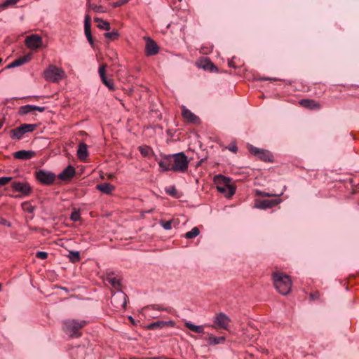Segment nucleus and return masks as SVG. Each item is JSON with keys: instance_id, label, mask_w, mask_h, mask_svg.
<instances>
[{"instance_id": "nucleus-1", "label": "nucleus", "mask_w": 359, "mask_h": 359, "mask_svg": "<svg viewBox=\"0 0 359 359\" xmlns=\"http://www.w3.org/2000/svg\"><path fill=\"white\" fill-rule=\"evenodd\" d=\"M189 161L183 152L167 155L158 161V165L162 171L172 170L184 172L187 170Z\"/></svg>"}, {"instance_id": "nucleus-2", "label": "nucleus", "mask_w": 359, "mask_h": 359, "mask_svg": "<svg viewBox=\"0 0 359 359\" xmlns=\"http://www.w3.org/2000/svg\"><path fill=\"white\" fill-rule=\"evenodd\" d=\"M272 278L274 286L280 294L287 295L290 293L292 281L289 276L282 272H275L272 274Z\"/></svg>"}, {"instance_id": "nucleus-3", "label": "nucleus", "mask_w": 359, "mask_h": 359, "mask_svg": "<svg viewBox=\"0 0 359 359\" xmlns=\"http://www.w3.org/2000/svg\"><path fill=\"white\" fill-rule=\"evenodd\" d=\"M86 324V320L68 319L62 323V328L64 332L70 337H81L79 330Z\"/></svg>"}, {"instance_id": "nucleus-4", "label": "nucleus", "mask_w": 359, "mask_h": 359, "mask_svg": "<svg viewBox=\"0 0 359 359\" xmlns=\"http://www.w3.org/2000/svg\"><path fill=\"white\" fill-rule=\"evenodd\" d=\"M64 77L65 72L55 65H50L44 72V78L49 82H57Z\"/></svg>"}, {"instance_id": "nucleus-5", "label": "nucleus", "mask_w": 359, "mask_h": 359, "mask_svg": "<svg viewBox=\"0 0 359 359\" xmlns=\"http://www.w3.org/2000/svg\"><path fill=\"white\" fill-rule=\"evenodd\" d=\"M218 177L219 182L217 186V190L221 193L225 194L227 197L232 196L235 194V189L229 184V179L224 176H219Z\"/></svg>"}, {"instance_id": "nucleus-6", "label": "nucleus", "mask_w": 359, "mask_h": 359, "mask_svg": "<svg viewBox=\"0 0 359 359\" xmlns=\"http://www.w3.org/2000/svg\"><path fill=\"white\" fill-rule=\"evenodd\" d=\"M248 150L251 154L257 156L262 161L266 162H272L273 161V154L268 150L259 149L252 145L248 147Z\"/></svg>"}, {"instance_id": "nucleus-7", "label": "nucleus", "mask_w": 359, "mask_h": 359, "mask_svg": "<svg viewBox=\"0 0 359 359\" xmlns=\"http://www.w3.org/2000/svg\"><path fill=\"white\" fill-rule=\"evenodd\" d=\"M11 187L14 191L21 194L20 196H18L17 197L27 196L32 191L29 184L25 181H14L12 182Z\"/></svg>"}, {"instance_id": "nucleus-8", "label": "nucleus", "mask_w": 359, "mask_h": 359, "mask_svg": "<svg viewBox=\"0 0 359 359\" xmlns=\"http://www.w3.org/2000/svg\"><path fill=\"white\" fill-rule=\"evenodd\" d=\"M36 177L39 182L45 185L51 184L55 180L54 173L44 170L36 171Z\"/></svg>"}, {"instance_id": "nucleus-9", "label": "nucleus", "mask_w": 359, "mask_h": 359, "mask_svg": "<svg viewBox=\"0 0 359 359\" xmlns=\"http://www.w3.org/2000/svg\"><path fill=\"white\" fill-rule=\"evenodd\" d=\"M126 298L127 295L124 292L118 291L112 295L111 303L116 309H125L127 304Z\"/></svg>"}, {"instance_id": "nucleus-10", "label": "nucleus", "mask_w": 359, "mask_h": 359, "mask_svg": "<svg viewBox=\"0 0 359 359\" xmlns=\"http://www.w3.org/2000/svg\"><path fill=\"white\" fill-rule=\"evenodd\" d=\"M25 45L32 50H36L42 46V38L37 34H31L25 39Z\"/></svg>"}, {"instance_id": "nucleus-11", "label": "nucleus", "mask_w": 359, "mask_h": 359, "mask_svg": "<svg viewBox=\"0 0 359 359\" xmlns=\"http://www.w3.org/2000/svg\"><path fill=\"white\" fill-rule=\"evenodd\" d=\"M230 322L231 319L229 317L224 313H217L214 320V323L217 327L224 330H228Z\"/></svg>"}, {"instance_id": "nucleus-12", "label": "nucleus", "mask_w": 359, "mask_h": 359, "mask_svg": "<svg viewBox=\"0 0 359 359\" xmlns=\"http://www.w3.org/2000/svg\"><path fill=\"white\" fill-rule=\"evenodd\" d=\"M159 48L157 43L150 38H147L146 41L145 52L147 55L151 56L158 53Z\"/></svg>"}, {"instance_id": "nucleus-13", "label": "nucleus", "mask_w": 359, "mask_h": 359, "mask_svg": "<svg viewBox=\"0 0 359 359\" xmlns=\"http://www.w3.org/2000/svg\"><path fill=\"white\" fill-rule=\"evenodd\" d=\"M280 201H281L280 199H273V200L265 199V200H262V201H259L258 203H257L256 207L259 209L265 210V209L271 208L278 205V203H280Z\"/></svg>"}, {"instance_id": "nucleus-14", "label": "nucleus", "mask_w": 359, "mask_h": 359, "mask_svg": "<svg viewBox=\"0 0 359 359\" xmlns=\"http://www.w3.org/2000/svg\"><path fill=\"white\" fill-rule=\"evenodd\" d=\"M36 153L31 150H20L13 154V157L17 159L28 160L35 156Z\"/></svg>"}, {"instance_id": "nucleus-15", "label": "nucleus", "mask_w": 359, "mask_h": 359, "mask_svg": "<svg viewBox=\"0 0 359 359\" xmlns=\"http://www.w3.org/2000/svg\"><path fill=\"white\" fill-rule=\"evenodd\" d=\"M32 59V54H27L13 60L11 63H10L8 66V69L14 68L17 67H20L28 62H29Z\"/></svg>"}, {"instance_id": "nucleus-16", "label": "nucleus", "mask_w": 359, "mask_h": 359, "mask_svg": "<svg viewBox=\"0 0 359 359\" xmlns=\"http://www.w3.org/2000/svg\"><path fill=\"white\" fill-rule=\"evenodd\" d=\"M84 32L85 35L88 41V42L90 43V45H93V39L91 34V29H90V17L89 15H86L85 17L84 20Z\"/></svg>"}, {"instance_id": "nucleus-17", "label": "nucleus", "mask_w": 359, "mask_h": 359, "mask_svg": "<svg viewBox=\"0 0 359 359\" xmlns=\"http://www.w3.org/2000/svg\"><path fill=\"white\" fill-rule=\"evenodd\" d=\"M182 115L187 121L191 123H196L198 117L188 109L185 106L182 107Z\"/></svg>"}, {"instance_id": "nucleus-18", "label": "nucleus", "mask_w": 359, "mask_h": 359, "mask_svg": "<svg viewBox=\"0 0 359 359\" xmlns=\"http://www.w3.org/2000/svg\"><path fill=\"white\" fill-rule=\"evenodd\" d=\"M74 175L75 168L72 165H69L58 175V177L61 180H67L71 179Z\"/></svg>"}, {"instance_id": "nucleus-19", "label": "nucleus", "mask_w": 359, "mask_h": 359, "mask_svg": "<svg viewBox=\"0 0 359 359\" xmlns=\"http://www.w3.org/2000/svg\"><path fill=\"white\" fill-rule=\"evenodd\" d=\"M77 156L82 161L86 160L88 156V146L86 144L83 142L79 144L77 150Z\"/></svg>"}, {"instance_id": "nucleus-20", "label": "nucleus", "mask_w": 359, "mask_h": 359, "mask_svg": "<svg viewBox=\"0 0 359 359\" xmlns=\"http://www.w3.org/2000/svg\"><path fill=\"white\" fill-rule=\"evenodd\" d=\"M299 104L309 109H319L320 108V104L313 100L303 99L299 101Z\"/></svg>"}, {"instance_id": "nucleus-21", "label": "nucleus", "mask_w": 359, "mask_h": 359, "mask_svg": "<svg viewBox=\"0 0 359 359\" xmlns=\"http://www.w3.org/2000/svg\"><path fill=\"white\" fill-rule=\"evenodd\" d=\"M208 341V344L210 346H215L217 344H224L226 341V338L224 337H215L212 334H208V337L206 338Z\"/></svg>"}, {"instance_id": "nucleus-22", "label": "nucleus", "mask_w": 359, "mask_h": 359, "mask_svg": "<svg viewBox=\"0 0 359 359\" xmlns=\"http://www.w3.org/2000/svg\"><path fill=\"white\" fill-rule=\"evenodd\" d=\"M25 134L21 126L10 130L11 138L13 140H20Z\"/></svg>"}, {"instance_id": "nucleus-23", "label": "nucleus", "mask_w": 359, "mask_h": 359, "mask_svg": "<svg viewBox=\"0 0 359 359\" xmlns=\"http://www.w3.org/2000/svg\"><path fill=\"white\" fill-rule=\"evenodd\" d=\"M107 281L111 284V285L115 289H120L121 287V281L120 279L117 278L114 273H109L107 277Z\"/></svg>"}, {"instance_id": "nucleus-24", "label": "nucleus", "mask_w": 359, "mask_h": 359, "mask_svg": "<svg viewBox=\"0 0 359 359\" xmlns=\"http://www.w3.org/2000/svg\"><path fill=\"white\" fill-rule=\"evenodd\" d=\"M96 189L104 194H109L114 189V187L109 183L105 182V183L97 184L96 186Z\"/></svg>"}, {"instance_id": "nucleus-25", "label": "nucleus", "mask_w": 359, "mask_h": 359, "mask_svg": "<svg viewBox=\"0 0 359 359\" xmlns=\"http://www.w3.org/2000/svg\"><path fill=\"white\" fill-rule=\"evenodd\" d=\"M184 325L189 330H190L191 331H192L195 333H203L204 332V326L203 325H196L191 322H186Z\"/></svg>"}, {"instance_id": "nucleus-26", "label": "nucleus", "mask_w": 359, "mask_h": 359, "mask_svg": "<svg viewBox=\"0 0 359 359\" xmlns=\"http://www.w3.org/2000/svg\"><path fill=\"white\" fill-rule=\"evenodd\" d=\"M95 22H98L97 27L100 29L109 31L111 29L110 24L107 21H104L101 18H95Z\"/></svg>"}, {"instance_id": "nucleus-27", "label": "nucleus", "mask_w": 359, "mask_h": 359, "mask_svg": "<svg viewBox=\"0 0 359 359\" xmlns=\"http://www.w3.org/2000/svg\"><path fill=\"white\" fill-rule=\"evenodd\" d=\"M172 321H169V322H167V321H157V322H155V323H152L149 325H147V328L149 330H155V329H157V328H161L168 324H172Z\"/></svg>"}, {"instance_id": "nucleus-28", "label": "nucleus", "mask_w": 359, "mask_h": 359, "mask_svg": "<svg viewBox=\"0 0 359 359\" xmlns=\"http://www.w3.org/2000/svg\"><path fill=\"white\" fill-rule=\"evenodd\" d=\"M34 105L27 104L20 107L19 114L20 115H26L29 113L33 112L34 111Z\"/></svg>"}, {"instance_id": "nucleus-29", "label": "nucleus", "mask_w": 359, "mask_h": 359, "mask_svg": "<svg viewBox=\"0 0 359 359\" xmlns=\"http://www.w3.org/2000/svg\"><path fill=\"white\" fill-rule=\"evenodd\" d=\"M68 257L73 263H76L81 259L80 253L78 251H69Z\"/></svg>"}, {"instance_id": "nucleus-30", "label": "nucleus", "mask_w": 359, "mask_h": 359, "mask_svg": "<svg viewBox=\"0 0 359 359\" xmlns=\"http://www.w3.org/2000/svg\"><path fill=\"white\" fill-rule=\"evenodd\" d=\"M199 233V229L198 227H194L191 231L185 233V238L187 239H191L198 236Z\"/></svg>"}, {"instance_id": "nucleus-31", "label": "nucleus", "mask_w": 359, "mask_h": 359, "mask_svg": "<svg viewBox=\"0 0 359 359\" xmlns=\"http://www.w3.org/2000/svg\"><path fill=\"white\" fill-rule=\"evenodd\" d=\"M203 68L205 70H209L210 72H215L217 70V67L209 60H205L204 61Z\"/></svg>"}, {"instance_id": "nucleus-32", "label": "nucleus", "mask_w": 359, "mask_h": 359, "mask_svg": "<svg viewBox=\"0 0 359 359\" xmlns=\"http://www.w3.org/2000/svg\"><path fill=\"white\" fill-rule=\"evenodd\" d=\"M21 206L25 212L32 213L34 211V207L29 201L23 202Z\"/></svg>"}, {"instance_id": "nucleus-33", "label": "nucleus", "mask_w": 359, "mask_h": 359, "mask_svg": "<svg viewBox=\"0 0 359 359\" xmlns=\"http://www.w3.org/2000/svg\"><path fill=\"white\" fill-rule=\"evenodd\" d=\"M139 150L144 156H149L152 153V149L148 146L140 147Z\"/></svg>"}, {"instance_id": "nucleus-34", "label": "nucleus", "mask_w": 359, "mask_h": 359, "mask_svg": "<svg viewBox=\"0 0 359 359\" xmlns=\"http://www.w3.org/2000/svg\"><path fill=\"white\" fill-rule=\"evenodd\" d=\"M25 132V133L28 132H32L34 131L37 126L36 124H28V123H24L20 125Z\"/></svg>"}, {"instance_id": "nucleus-35", "label": "nucleus", "mask_w": 359, "mask_h": 359, "mask_svg": "<svg viewBox=\"0 0 359 359\" xmlns=\"http://www.w3.org/2000/svg\"><path fill=\"white\" fill-rule=\"evenodd\" d=\"M118 35H119V34L117 30H113L111 32H106L104 34V37L107 39H111V40H115V39H118Z\"/></svg>"}, {"instance_id": "nucleus-36", "label": "nucleus", "mask_w": 359, "mask_h": 359, "mask_svg": "<svg viewBox=\"0 0 359 359\" xmlns=\"http://www.w3.org/2000/svg\"><path fill=\"white\" fill-rule=\"evenodd\" d=\"M102 81L103 82V83L107 86V88L111 90H114V81L112 79H107V77L106 78H104L102 79H101Z\"/></svg>"}, {"instance_id": "nucleus-37", "label": "nucleus", "mask_w": 359, "mask_h": 359, "mask_svg": "<svg viewBox=\"0 0 359 359\" xmlns=\"http://www.w3.org/2000/svg\"><path fill=\"white\" fill-rule=\"evenodd\" d=\"M172 220L164 221L161 220L160 224L165 230H170L172 229Z\"/></svg>"}, {"instance_id": "nucleus-38", "label": "nucleus", "mask_w": 359, "mask_h": 359, "mask_svg": "<svg viewBox=\"0 0 359 359\" xmlns=\"http://www.w3.org/2000/svg\"><path fill=\"white\" fill-rule=\"evenodd\" d=\"M20 0H6L2 4L1 8H6L8 6H13L17 4Z\"/></svg>"}, {"instance_id": "nucleus-39", "label": "nucleus", "mask_w": 359, "mask_h": 359, "mask_svg": "<svg viewBox=\"0 0 359 359\" xmlns=\"http://www.w3.org/2000/svg\"><path fill=\"white\" fill-rule=\"evenodd\" d=\"M106 67H107L106 65H102L99 68L98 72H99V74H100L101 79L107 77L106 76Z\"/></svg>"}, {"instance_id": "nucleus-40", "label": "nucleus", "mask_w": 359, "mask_h": 359, "mask_svg": "<svg viewBox=\"0 0 359 359\" xmlns=\"http://www.w3.org/2000/svg\"><path fill=\"white\" fill-rule=\"evenodd\" d=\"M70 219L74 222L79 221L80 219L79 212L76 210L73 211L70 215Z\"/></svg>"}, {"instance_id": "nucleus-41", "label": "nucleus", "mask_w": 359, "mask_h": 359, "mask_svg": "<svg viewBox=\"0 0 359 359\" xmlns=\"http://www.w3.org/2000/svg\"><path fill=\"white\" fill-rule=\"evenodd\" d=\"M11 180H12L11 177H0V186H4V185L8 184Z\"/></svg>"}, {"instance_id": "nucleus-42", "label": "nucleus", "mask_w": 359, "mask_h": 359, "mask_svg": "<svg viewBox=\"0 0 359 359\" xmlns=\"http://www.w3.org/2000/svg\"><path fill=\"white\" fill-rule=\"evenodd\" d=\"M166 193L170 196H175L177 194V190L174 186H171L169 188L166 189Z\"/></svg>"}, {"instance_id": "nucleus-43", "label": "nucleus", "mask_w": 359, "mask_h": 359, "mask_svg": "<svg viewBox=\"0 0 359 359\" xmlns=\"http://www.w3.org/2000/svg\"><path fill=\"white\" fill-rule=\"evenodd\" d=\"M36 257L41 259H45L48 257V253L43 251H39L36 252Z\"/></svg>"}, {"instance_id": "nucleus-44", "label": "nucleus", "mask_w": 359, "mask_h": 359, "mask_svg": "<svg viewBox=\"0 0 359 359\" xmlns=\"http://www.w3.org/2000/svg\"><path fill=\"white\" fill-rule=\"evenodd\" d=\"M285 189H286V187H284L283 190L282 191H280V193H279V194H269V193H265V194H264V196H267V197H271V196H282V195L283 194V193H284V191H285Z\"/></svg>"}, {"instance_id": "nucleus-45", "label": "nucleus", "mask_w": 359, "mask_h": 359, "mask_svg": "<svg viewBox=\"0 0 359 359\" xmlns=\"http://www.w3.org/2000/svg\"><path fill=\"white\" fill-rule=\"evenodd\" d=\"M130 0H118L116 2L114 3V7H118L122 5L127 4Z\"/></svg>"}, {"instance_id": "nucleus-46", "label": "nucleus", "mask_w": 359, "mask_h": 359, "mask_svg": "<svg viewBox=\"0 0 359 359\" xmlns=\"http://www.w3.org/2000/svg\"><path fill=\"white\" fill-rule=\"evenodd\" d=\"M0 224L3 226H6L8 227H10L11 226V222L3 217L0 218Z\"/></svg>"}, {"instance_id": "nucleus-47", "label": "nucleus", "mask_w": 359, "mask_h": 359, "mask_svg": "<svg viewBox=\"0 0 359 359\" xmlns=\"http://www.w3.org/2000/svg\"><path fill=\"white\" fill-rule=\"evenodd\" d=\"M34 111H38L39 112H43L46 109V107H39V106H35L34 105Z\"/></svg>"}, {"instance_id": "nucleus-48", "label": "nucleus", "mask_w": 359, "mask_h": 359, "mask_svg": "<svg viewBox=\"0 0 359 359\" xmlns=\"http://www.w3.org/2000/svg\"><path fill=\"white\" fill-rule=\"evenodd\" d=\"M228 149L233 153H236L238 148L236 144H232L228 147Z\"/></svg>"}, {"instance_id": "nucleus-49", "label": "nucleus", "mask_w": 359, "mask_h": 359, "mask_svg": "<svg viewBox=\"0 0 359 359\" xmlns=\"http://www.w3.org/2000/svg\"><path fill=\"white\" fill-rule=\"evenodd\" d=\"M151 308L156 310L165 311L166 309L162 308L160 305H153Z\"/></svg>"}, {"instance_id": "nucleus-50", "label": "nucleus", "mask_w": 359, "mask_h": 359, "mask_svg": "<svg viewBox=\"0 0 359 359\" xmlns=\"http://www.w3.org/2000/svg\"><path fill=\"white\" fill-rule=\"evenodd\" d=\"M94 11H96V12H102V7L101 6H96L95 8H94Z\"/></svg>"}, {"instance_id": "nucleus-51", "label": "nucleus", "mask_w": 359, "mask_h": 359, "mask_svg": "<svg viewBox=\"0 0 359 359\" xmlns=\"http://www.w3.org/2000/svg\"><path fill=\"white\" fill-rule=\"evenodd\" d=\"M3 125H4V122H3V121L0 118V129L2 128Z\"/></svg>"}, {"instance_id": "nucleus-52", "label": "nucleus", "mask_w": 359, "mask_h": 359, "mask_svg": "<svg viewBox=\"0 0 359 359\" xmlns=\"http://www.w3.org/2000/svg\"><path fill=\"white\" fill-rule=\"evenodd\" d=\"M262 80H272L271 79H268V78H264L262 79Z\"/></svg>"}, {"instance_id": "nucleus-53", "label": "nucleus", "mask_w": 359, "mask_h": 359, "mask_svg": "<svg viewBox=\"0 0 359 359\" xmlns=\"http://www.w3.org/2000/svg\"><path fill=\"white\" fill-rule=\"evenodd\" d=\"M311 297L312 299H313L314 298V294H311Z\"/></svg>"}, {"instance_id": "nucleus-54", "label": "nucleus", "mask_w": 359, "mask_h": 359, "mask_svg": "<svg viewBox=\"0 0 359 359\" xmlns=\"http://www.w3.org/2000/svg\"><path fill=\"white\" fill-rule=\"evenodd\" d=\"M2 62V59L0 57V63Z\"/></svg>"}, {"instance_id": "nucleus-55", "label": "nucleus", "mask_w": 359, "mask_h": 359, "mask_svg": "<svg viewBox=\"0 0 359 359\" xmlns=\"http://www.w3.org/2000/svg\"><path fill=\"white\" fill-rule=\"evenodd\" d=\"M180 1H181L182 0H179Z\"/></svg>"}]
</instances>
